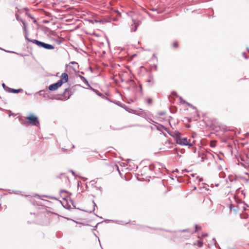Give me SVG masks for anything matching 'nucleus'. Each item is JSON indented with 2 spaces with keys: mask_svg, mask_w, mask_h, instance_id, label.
I'll use <instances>...</instances> for the list:
<instances>
[{
  "mask_svg": "<svg viewBox=\"0 0 249 249\" xmlns=\"http://www.w3.org/2000/svg\"><path fill=\"white\" fill-rule=\"evenodd\" d=\"M26 118L28 120V121L25 122V123H28L29 124L33 126H38L39 125V122L38 117L36 116H35L33 114H31Z\"/></svg>",
  "mask_w": 249,
  "mask_h": 249,
  "instance_id": "1",
  "label": "nucleus"
},
{
  "mask_svg": "<svg viewBox=\"0 0 249 249\" xmlns=\"http://www.w3.org/2000/svg\"><path fill=\"white\" fill-rule=\"evenodd\" d=\"M33 43L36 44L39 47L43 48L47 50H53L54 48V46L52 45L47 44L36 39H34Z\"/></svg>",
  "mask_w": 249,
  "mask_h": 249,
  "instance_id": "2",
  "label": "nucleus"
},
{
  "mask_svg": "<svg viewBox=\"0 0 249 249\" xmlns=\"http://www.w3.org/2000/svg\"><path fill=\"white\" fill-rule=\"evenodd\" d=\"M193 142H193H191V140L190 139H187V138L183 137L181 135L180 139H179L177 143L181 145H185L189 146V147H192L193 145Z\"/></svg>",
  "mask_w": 249,
  "mask_h": 249,
  "instance_id": "3",
  "label": "nucleus"
},
{
  "mask_svg": "<svg viewBox=\"0 0 249 249\" xmlns=\"http://www.w3.org/2000/svg\"><path fill=\"white\" fill-rule=\"evenodd\" d=\"M72 94V92H71V89L68 88H66L64 89V91L62 94L64 96V98H56L57 100H67L70 98V96Z\"/></svg>",
  "mask_w": 249,
  "mask_h": 249,
  "instance_id": "4",
  "label": "nucleus"
},
{
  "mask_svg": "<svg viewBox=\"0 0 249 249\" xmlns=\"http://www.w3.org/2000/svg\"><path fill=\"white\" fill-rule=\"evenodd\" d=\"M68 80H69L68 74L66 72H64V73H62V74L61 75L60 79L59 80H58V82L62 86L63 84L67 82L68 81Z\"/></svg>",
  "mask_w": 249,
  "mask_h": 249,
  "instance_id": "5",
  "label": "nucleus"
},
{
  "mask_svg": "<svg viewBox=\"0 0 249 249\" xmlns=\"http://www.w3.org/2000/svg\"><path fill=\"white\" fill-rule=\"evenodd\" d=\"M61 85L57 81V82L50 85L48 87V89L51 91H53L56 90L58 88L60 87Z\"/></svg>",
  "mask_w": 249,
  "mask_h": 249,
  "instance_id": "6",
  "label": "nucleus"
},
{
  "mask_svg": "<svg viewBox=\"0 0 249 249\" xmlns=\"http://www.w3.org/2000/svg\"><path fill=\"white\" fill-rule=\"evenodd\" d=\"M181 135V134L178 131H175L173 132V134L171 135V136L175 138L177 143L179 139H180Z\"/></svg>",
  "mask_w": 249,
  "mask_h": 249,
  "instance_id": "7",
  "label": "nucleus"
},
{
  "mask_svg": "<svg viewBox=\"0 0 249 249\" xmlns=\"http://www.w3.org/2000/svg\"><path fill=\"white\" fill-rule=\"evenodd\" d=\"M78 76L80 78V79H81V80H82V81H83V82H84V83H85L87 86H88L89 87L90 86V85L89 84V82H88V80H87V79H86L85 77H84V76H82V75H80V74H78Z\"/></svg>",
  "mask_w": 249,
  "mask_h": 249,
  "instance_id": "8",
  "label": "nucleus"
},
{
  "mask_svg": "<svg viewBox=\"0 0 249 249\" xmlns=\"http://www.w3.org/2000/svg\"><path fill=\"white\" fill-rule=\"evenodd\" d=\"M22 91H23V89H14L11 88V89H9V92H11V93H18Z\"/></svg>",
  "mask_w": 249,
  "mask_h": 249,
  "instance_id": "9",
  "label": "nucleus"
},
{
  "mask_svg": "<svg viewBox=\"0 0 249 249\" xmlns=\"http://www.w3.org/2000/svg\"><path fill=\"white\" fill-rule=\"evenodd\" d=\"M45 90L44 89H43V90H41L40 91H39L38 92H36V94H39L40 95H42L43 97L44 98H46V97H49V95H46V94H45Z\"/></svg>",
  "mask_w": 249,
  "mask_h": 249,
  "instance_id": "10",
  "label": "nucleus"
},
{
  "mask_svg": "<svg viewBox=\"0 0 249 249\" xmlns=\"http://www.w3.org/2000/svg\"><path fill=\"white\" fill-rule=\"evenodd\" d=\"M132 27L131 28V32H135L136 31L137 29V25L135 23L134 21L133 20V24L131 25Z\"/></svg>",
  "mask_w": 249,
  "mask_h": 249,
  "instance_id": "11",
  "label": "nucleus"
},
{
  "mask_svg": "<svg viewBox=\"0 0 249 249\" xmlns=\"http://www.w3.org/2000/svg\"><path fill=\"white\" fill-rule=\"evenodd\" d=\"M89 89H91L92 90H93L97 95H98L99 96H102V94L97 89H94L93 88H92L91 86H90L89 87Z\"/></svg>",
  "mask_w": 249,
  "mask_h": 249,
  "instance_id": "12",
  "label": "nucleus"
},
{
  "mask_svg": "<svg viewBox=\"0 0 249 249\" xmlns=\"http://www.w3.org/2000/svg\"><path fill=\"white\" fill-rule=\"evenodd\" d=\"M102 23H103V22H112V18H111L108 17V18H105L102 19Z\"/></svg>",
  "mask_w": 249,
  "mask_h": 249,
  "instance_id": "13",
  "label": "nucleus"
},
{
  "mask_svg": "<svg viewBox=\"0 0 249 249\" xmlns=\"http://www.w3.org/2000/svg\"><path fill=\"white\" fill-rule=\"evenodd\" d=\"M2 86L5 91L9 92V89H11L10 88H9L7 86H6L4 83L2 84Z\"/></svg>",
  "mask_w": 249,
  "mask_h": 249,
  "instance_id": "14",
  "label": "nucleus"
},
{
  "mask_svg": "<svg viewBox=\"0 0 249 249\" xmlns=\"http://www.w3.org/2000/svg\"><path fill=\"white\" fill-rule=\"evenodd\" d=\"M22 22L23 24L24 25V30L25 35H27V34H28V32H27V30L26 27L25 23L24 21H22Z\"/></svg>",
  "mask_w": 249,
  "mask_h": 249,
  "instance_id": "15",
  "label": "nucleus"
},
{
  "mask_svg": "<svg viewBox=\"0 0 249 249\" xmlns=\"http://www.w3.org/2000/svg\"><path fill=\"white\" fill-rule=\"evenodd\" d=\"M196 244L195 243L194 245H196ZM197 245L199 247H202L203 246V243L202 242H200V241H197Z\"/></svg>",
  "mask_w": 249,
  "mask_h": 249,
  "instance_id": "16",
  "label": "nucleus"
},
{
  "mask_svg": "<svg viewBox=\"0 0 249 249\" xmlns=\"http://www.w3.org/2000/svg\"><path fill=\"white\" fill-rule=\"evenodd\" d=\"M25 39L27 40H28L29 42H31L33 43V41L34 39H31L29 38L28 37V34L25 35Z\"/></svg>",
  "mask_w": 249,
  "mask_h": 249,
  "instance_id": "17",
  "label": "nucleus"
},
{
  "mask_svg": "<svg viewBox=\"0 0 249 249\" xmlns=\"http://www.w3.org/2000/svg\"><path fill=\"white\" fill-rule=\"evenodd\" d=\"M147 103L149 105H151L152 103V100L151 98H148L147 99Z\"/></svg>",
  "mask_w": 249,
  "mask_h": 249,
  "instance_id": "18",
  "label": "nucleus"
},
{
  "mask_svg": "<svg viewBox=\"0 0 249 249\" xmlns=\"http://www.w3.org/2000/svg\"><path fill=\"white\" fill-rule=\"evenodd\" d=\"M201 228L200 227H199L197 225H195V232H196L199 229H200Z\"/></svg>",
  "mask_w": 249,
  "mask_h": 249,
  "instance_id": "19",
  "label": "nucleus"
},
{
  "mask_svg": "<svg viewBox=\"0 0 249 249\" xmlns=\"http://www.w3.org/2000/svg\"><path fill=\"white\" fill-rule=\"evenodd\" d=\"M63 193H65L69 194V193L68 191H66V190H61L60 191V193L61 194H62Z\"/></svg>",
  "mask_w": 249,
  "mask_h": 249,
  "instance_id": "20",
  "label": "nucleus"
},
{
  "mask_svg": "<svg viewBox=\"0 0 249 249\" xmlns=\"http://www.w3.org/2000/svg\"><path fill=\"white\" fill-rule=\"evenodd\" d=\"M173 46H174V47H175V48L178 47V43H177V42H174V44H173Z\"/></svg>",
  "mask_w": 249,
  "mask_h": 249,
  "instance_id": "21",
  "label": "nucleus"
},
{
  "mask_svg": "<svg viewBox=\"0 0 249 249\" xmlns=\"http://www.w3.org/2000/svg\"><path fill=\"white\" fill-rule=\"evenodd\" d=\"M159 114L160 116H162L165 114V113L164 112H160L159 113Z\"/></svg>",
  "mask_w": 249,
  "mask_h": 249,
  "instance_id": "22",
  "label": "nucleus"
},
{
  "mask_svg": "<svg viewBox=\"0 0 249 249\" xmlns=\"http://www.w3.org/2000/svg\"><path fill=\"white\" fill-rule=\"evenodd\" d=\"M71 64H76V65H77V67H78V65L77 64V63H76V62L75 61H72V62H71Z\"/></svg>",
  "mask_w": 249,
  "mask_h": 249,
  "instance_id": "23",
  "label": "nucleus"
},
{
  "mask_svg": "<svg viewBox=\"0 0 249 249\" xmlns=\"http://www.w3.org/2000/svg\"><path fill=\"white\" fill-rule=\"evenodd\" d=\"M94 22H96V23H97V22L102 23V19L101 20H99L95 19L94 20Z\"/></svg>",
  "mask_w": 249,
  "mask_h": 249,
  "instance_id": "24",
  "label": "nucleus"
},
{
  "mask_svg": "<svg viewBox=\"0 0 249 249\" xmlns=\"http://www.w3.org/2000/svg\"><path fill=\"white\" fill-rule=\"evenodd\" d=\"M154 168V166L152 165H151L149 166V168L151 170H153Z\"/></svg>",
  "mask_w": 249,
  "mask_h": 249,
  "instance_id": "25",
  "label": "nucleus"
},
{
  "mask_svg": "<svg viewBox=\"0 0 249 249\" xmlns=\"http://www.w3.org/2000/svg\"><path fill=\"white\" fill-rule=\"evenodd\" d=\"M93 206H94L93 211H94L95 210V207H97V205H96V203L93 201Z\"/></svg>",
  "mask_w": 249,
  "mask_h": 249,
  "instance_id": "26",
  "label": "nucleus"
},
{
  "mask_svg": "<svg viewBox=\"0 0 249 249\" xmlns=\"http://www.w3.org/2000/svg\"><path fill=\"white\" fill-rule=\"evenodd\" d=\"M189 229H185L181 231L182 232H188L189 231Z\"/></svg>",
  "mask_w": 249,
  "mask_h": 249,
  "instance_id": "27",
  "label": "nucleus"
},
{
  "mask_svg": "<svg viewBox=\"0 0 249 249\" xmlns=\"http://www.w3.org/2000/svg\"><path fill=\"white\" fill-rule=\"evenodd\" d=\"M139 89H140V92L141 93H142V87L141 86H140L139 87Z\"/></svg>",
  "mask_w": 249,
  "mask_h": 249,
  "instance_id": "28",
  "label": "nucleus"
},
{
  "mask_svg": "<svg viewBox=\"0 0 249 249\" xmlns=\"http://www.w3.org/2000/svg\"><path fill=\"white\" fill-rule=\"evenodd\" d=\"M112 21H115L117 20V19L116 18H112Z\"/></svg>",
  "mask_w": 249,
  "mask_h": 249,
  "instance_id": "29",
  "label": "nucleus"
},
{
  "mask_svg": "<svg viewBox=\"0 0 249 249\" xmlns=\"http://www.w3.org/2000/svg\"><path fill=\"white\" fill-rule=\"evenodd\" d=\"M100 223H97V224L96 225V226L94 227V229H93L94 230H95L97 228V226H98V224H99Z\"/></svg>",
  "mask_w": 249,
  "mask_h": 249,
  "instance_id": "30",
  "label": "nucleus"
},
{
  "mask_svg": "<svg viewBox=\"0 0 249 249\" xmlns=\"http://www.w3.org/2000/svg\"><path fill=\"white\" fill-rule=\"evenodd\" d=\"M186 104H187L188 106H189V107H193V106H192L191 104H190V103H186Z\"/></svg>",
  "mask_w": 249,
  "mask_h": 249,
  "instance_id": "31",
  "label": "nucleus"
},
{
  "mask_svg": "<svg viewBox=\"0 0 249 249\" xmlns=\"http://www.w3.org/2000/svg\"><path fill=\"white\" fill-rule=\"evenodd\" d=\"M208 236V233H205L202 235V237H206Z\"/></svg>",
  "mask_w": 249,
  "mask_h": 249,
  "instance_id": "32",
  "label": "nucleus"
},
{
  "mask_svg": "<svg viewBox=\"0 0 249 249\" xmlns=\"http://www.w3.org/2000/svg\"><path fill=\"white\" fill-rule=\"evenodd\" d=\"M16 18L17 20H20L19 18L18 15H16ZM20 20H21V19H20ZM21 21H22V20H21Z\"/></svg>",
  "mask_w": 249,
  "mask_h": 249,
  "instance_id": "33",
  "label": "nucleus"
},
{
  "mask_svg": "<svg viewBox=\"0 0 249 249\" xmlns=\"http://www.w3.org/2000/svg\"><path fill=\"white\" fill-rule=\"evenodd\" d=\"M152 79H149L147 80V82H151L152 81Z\"/></svg>",
  "mask_w": 249,
  "mask_h": 249,
  "instance_id": "34",
  "label": "nucleus"
},
{
  "mask_svg": "<svg viewBox=\"0 0 249 249\" xmlns=\"http://www.w3.org/2000/svg\"><path fill=\"white\" fill-rule=\"evenodd\" d=\"M172 94L176 95H177V93L176 92H175V91H173L172 92Z\"/></svg>",
  "mask_w": 249,
  "mask_h": 249,
  "instance_id": "35",
  "label": "nucleus"
},
{
  "mask_svg": "<svg viewBox=\"0 0 249 249\" xmlns=\"http://www.w3.org/2000/svg\"><path fill=\"white\" fill-rule=\"evenodd\" d=\"M204 158H204V157H202V158H201L202 161H204Z\"/></svg>",
  "mask_w": 249,
  "mask_h": 249,
  "instance_id": "36",
  "label": "nucleus"
},
{
  "mask_svg": "<svg viewBox=\"0 0 249 249\" xmlns=\"http://www.w3.org/2000/svg\"><path fill=\"white\" fill-rule=\"evenodd\" d=\"M71 172L72 173V174L74 175L75 174H74V172L72 171V170H71Z\"/></svg>",
  "mask_w": 249,
  "mask_h": 249,
  "instance_id": "37",
  "label": "nucleus"
},
{
  "mask_svg": "<svg viewBox=\"0 0 249 249\" xmlns=\"http://www.w3.org/2000/svg\"><path fill=\"white\" fill-rule=\"evenodd\" d=\"M187 172V170L186 169H185L184 170H182V172Z\"/></svg>",
  "mask_w": 249,
  "mask_h": 249,
  "instance_id": "38",
  "label": "nucleus"
},
{
  "mask_svg": "<svg viewBox=\"0 0 249 249\" xmlns=\"http://www.w3.org/2000/svg\"><path fill=\"white\" fill-rule=\"evenodd\" d=\"M62 150L64 151H66L67 149H64V148H62Z\"/></svg>",
  "mask_w": 249,
  "mask_h": 249,
  "instance_id": "39",
  "label": "nucleus"
},
{
  "mask_svg": "<svg viewBox=\"0 0 249 249\" xmlns=\"http://www.w3.org/2000/svg\"><path fill=\"white\" fill-rule=\"evenodd\" d=\"M109 221V220L107 219V220H105V222H108V221Z\"/></svg>",
  "mask_w": 249,
  "mask_h": 249,
  "instance_id": "40",
  "label": "nucleus"
},
{
  "mask_svg": "<svg viewBox=\"0 0 249 249\" xmlns=\"http://www.w3.org/2000/svg\"><path fill=\"white\" fill-rule=\"evenodd\" d=\"M178 169H176V170L174 171V172H178Z\"/></svg>",
  "mask_w": 249,
  "mask_h": 249,
  "instance_id": "41",
  "label": "nucleus"
},
{
  "mask_svg": "<svg viewBox=\"0 0 249 249\" xmlns=\"http://www.w3.org/2000/svg\"><path fill=\"white\" fill-rule=\"evenodd\" d=\"M155 69L156 70H157V66H155Z\"/></svg>",
  "mask_w": 249,
  "mask_h": 249,
  "instance_id": "42",
  "label": "nucleus"
},
{
  "mask_svg": "<svg viewBox=\"0 0 249 249\" xmlns=\"http://www.w3.org/2000/svg\"><path fill=\"white\" fill-rule=\"evenodd\" d=\"M245 53H243V55H244H244H245Z\"/></svg>",
  "mask_w": 249,
  "mask_h": 249,
  "instance_id": "43",
  "label": "nucleus"
},
{
  "mask_svg": "<svg viewBox=\"0 0 249 249\" xmlns=\"http://www.w3.org/2000/svg\"><path fill=\"white\" fill-rule=\"evenodd\" d=\"M213 240H214V242H215V243H216V241H215V239H214V238H213Z\"/></svg>",
  "mask_w": 249,
  "mask_h": 249,
  "instance_id": "44",
  "label": "nucleus"
},
{
  "mask_svg": "<svg viewBox=\"0 0 249 249\" xmlns=\"http://www.w3.org/2000/svg\"><path fill=\"white\" fill-rule=\"evenodd\" d=\"M81 74H84V73L83 71L81 72Z\"/></svg>",
  "mask_w": 249,
  "mask_h": 249,
  "instance_id": "45",
  "label": "nucleus"
},
{
  "mask_svg": "<svg viewBox=\"0 0 249 249\" xmlns=\"http://www.w3.org/2000/svg\"><path fill=\"white\" fill-rule=\"evenodd\" d=\"M118 14L120 16L121 15V14L120 13H118Z\"/></svg>",
  "mask_w": 249,
  "mask_h": 249,
  "instance_id": "46",
  "label": "nucleus"
},
{
  "mask_svg": "<svg viewBox=\"0 0 249 249\" xmlns=\"http://www.w3.org/2000/svg\"><path fill=\"white\" fill-rule=\"evenodd\" d=\"M74 145H72V148H74Z\"/></svg>",
  "mask_w": 249,
  "mask_h": 249,
  "instance_id": "47",
  "label": "nucleus"
}]
</instances>
